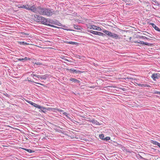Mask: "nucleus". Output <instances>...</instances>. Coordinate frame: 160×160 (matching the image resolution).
I'll return each instance as SVG.
<instances>
[{
	"mask_svg": "<svg viewBox=\"0 0 160 160\" xmlns=\"http://www.w3.org/2000/svg\"><path fill=\"white\" fill-rule=\"evenodd\" d=\"M34 17L36 21L37 22H40L42 24L46 25L51 27L57 28V27L48 23V20L43 17L40 16L38 15H36L34 16Z\"/></svg>",
	"mask_w": 160,
	"mask_h": 160,
	"instance_id": "nucleus-1",
	"label": "nucleus"
},
{
	"mask_svg": "<svg viewBox=\"0 0 160 160\" xmlns=\"http://www.w3.org/2000/svg\"><path fill=\"white\" fill-rule=\"evenodd\" d=\"M39 14L42 15L50 16L54 13V11L52 9H50L48 8H42L41 7L39 9Z\"/></svg>",
	"mask_w": 160,
	"mask_h": 160,
	"instance_id": "nucleus-2",
	"label": "nucleus"
},
{
	"mask_svg": "<svg viewBox=\"0 0 160 160\" xmlns=\"http://www.w3.org/2000/svg\"><path fill=\"white\" fill-rule=\"evenodd\" d=\"M28 10H30L32 12H38L39 13V9H40L41 7H38L37 8H36L35 6V5H33L32 6H31L30 7H29V6L28 5Z\"/></svg>",
	"mask_w": 160,
	"mask_h": 160,
	"instance_id": "nucleus-3",
	"label": "nucleus"
},
{
	"mask_svg": "<svg viewBox=\"0 0 160 160\" xmlns=\"http://www.w3.org/2000/svg\"><path fill=\"white\" fill-rule=\"evenodd\" d=\"M88 32L93 33L95 35H98L100 36H102L103 37H104L106 36V35L100 32L95 31L91 30H88Z\"/></svg>",
	"mask_w": 160,
	"mask_h": 160,
	"instance_id": "nucleus-4",
	"label": "nucleus"
},
{
	"mask_svg": "<svg viewBox=\"0 0 160 160\" xmlns=\"http://www.w3.org/2000/svg\"><path fill=\"white\" fill-rule=\"evenodd\" d=\"M48 23L53 24H54L58 25V26H62V24L56 20L53 21L52 20H49L48 21Z\"/></svg>",
	"mask_w": 160,
	"mask_h": 160,
	"instance_id": "nucleus-5",
	"label": "nucleus"
},
{
	"mask_svg": "<svg viewBox=\"0 0 160 160\" xmlns=\"http://www.w3.org/2000/svg\"><path fill=\"white\" fill-rule=\"evenodd\" d=\"M151 78L153 79V80L156 81V79H158L160 78V74L158 73H154L152 75Z\"/></svg>",
	"mask_w": 160,
	"mask_h": 160,
	"instance_id": "nucleus-6",
	"label": "nucleus"
},
{
	"mask_svg": "<svg viewBox=\"0 0 160 160\" xmlns=\"http://www.w3.org/2000/svg\"><path fill=\"white\" fill-rule=\"evenodd\" d=\"M41 108H39L40 110H39V112H42L45 113H46L47 111V110L51 111V109H52V108H46L45 107L41 106Z\"/></svg>",
	"mask_w": 160,
	"mask_h": 160,
	"instance_id": "nucleus-7",
	"label": "nucleus"
},
{
	"mask_svg": "<svg viewBox=\"0 0 160 160\" xmlns=\"http://www.w3.org/2000/svg\"><path fill=\"white\" fill-rule=\"evenodd\" d=\"M134 42L136 43H140L141 44H144L145 45L148 46H150L151 44L150 43L147 42H144L142 41H141L140 40H139V41H135Z\"/></svg>",
	"mask_w": 160,
	"mask_h": 160,
	"instance_id": "nucleus-8",
	"label": "nucleus"
},
{
	"mask_svg": "<svg viewBox=\"0 0 160 160\" xmlns=\"http://www.w3.org/2000/svg\"><path fill=\"white\" fill-rule=\"evenodd\" d=\"M90 29L97 30L98 31H101L102 30L101 28L93 25H92L90 26Z\"/></svg>",
	"mask_w": 160,
	"mask_h": 160,
	"instance_id": "nucleus-9",
	"label": "nucleus"
},
{
	"mask_svg": "<svg viewBox=\"0 0 160 160\" xmlns=\"http://www.w3.org/2000/svg\"><path fill=\"white\" fill-rule=\"evenodd\" d=\"M28 5H29L28 4L21 5H18V8H25L26 10H28Z\"/></svg>",
	"mask_w": 160,
	"mask_h": 160,
	"instance_id": "nucleus-10",
	"label": "nucleus"
},
{
	"mask_svg": "<svg viewBox=\"0 0 160 160\" xmlns=\"http://www.w3.org/2000/svg\"><path fill=\"white\" fill-rule=\"evenodd\" d=\"M69 81H72V82H74L75 83H80V81L78 80V79L75 78H71L69 79Z\"/></svg>",
	"mask_w": 160,
	"mask_h": 160,
	"instance_id": "nucleus-11",
	"label": "nucleus"
},
{
	"mask_svg": "<svg viewBox=\"0 0 160 160\" xmlns=\"http://www.w3.org/2000/svg\"><path fill=\"white\" fill-rule=\"evenodd\" d=\"M152 26L156 30L159 31H160V29L157 27L155 24L152 23H150L149 24Z\"/></svg>",
	"mask_w": 160,
	"mask_h": 160,
	"instance_id": "nucleus-12",
	"label": "nucleus"
},
{
	"mask_svg": "<svg viewBox=\"0 0 160 160\" xmlns=\"http://www.w3.org/2000/svg\"><path fill=\"white\" fill-rule=\"evenodd\" d=\"M110 37H111L113 38H115V39H118L119 38V36L117 34L115 33H112V34L111 35V36Z\"/></svg>",
	"mask_w": 160,
	"mask_h": 160,
	"instance_id": "nucleus-13",
	"label": "nucleus"
},
{
	"mask_svg": "<svg viewBox=\"0 0 160 160\" xmlns=\"http://www.w3.org/2000/svg\"><path fill=\"white\" fill-rule=\"evenodd\" d=\"M103 32L106 34H107L109 37H111L112 32L107 30H103Z\"/></svg>",
	"mask_w": 160,
	"mask_h": 160,
	"instance_id": "nucleus-14",
	"label": "nucleus"
},
{
	"mask_svg": "<svg viewBox=\"0 0 160 160\" xmlns=\"http://www.w3.org/2000/svg\"><path fill=\"white\" fill-rule=\"evenodd\" d=\"M90 122H92V123L95 124L97 125H99V123L95 119H92V120H90Z\"/></svg>",
	"mask_w": 160,
	"mask_h": 160,
	"instance_id": "nucleus-15",
	"label": "nucleus"
},
{
	"mask_svg": "<svg viewBox=\"0 0 160 160\" xmlns=\"http://www.w3.org/2000/svg\"><path fill=\"white\" fill-rule=\"evenodd\" d=\"M64 42L67 43L72 44V45H77L78 44V43L76 42H73L72 41H65Z\"/></svg>",
	"mask_w": 160,
	"mask_h": 160,
	"instance_id": "nucleus-16",
	"label": "nucleus"
},
{
	"mask_svg": "<svg viewBox=\"0 0 160 160\" xmlns=\"http://www.w3.org/2000/svg\"><path fill=\"white\" fill-rule=\"evenodd\" d=\"M138 85L139 86L141 87H150V86L149 84H138Z\"/></svg>",
	"mask_w": 160,
	"mask_h": 160,
	"instance_id": "nucleus-17",
	"label": "nucleus"
},
{
	"mask_svg": "<svg viewBox=\"0 0 160 160\" xmlns=\"http://www.w3.org/2000/svg\"><path fill=\"white\" fill-rule=\"evenodd\" d=\"M22 149L27 151L29 153H32V152H35V151H34L30 149H28L24 148H22Z\"/></svg>",
	"mask_w": 160,
	"mask_h": 160,
	"instance_id": "nucleus-18",
	"label": "nucleus"
},
{
	"mask_svg": "<svg viewBox=\"0 0 160 160\" xmlns=\"http://www.w3.org/2000/svg\"><path fill=\"white\" fill-rule=\"evenodd\" d=\"M74 28L77 30H81V27L79 26H78L77 25H74Z\"/></svg>",
	"mask_w": 160,
	"mask_h": 160,
	"instance_id": "nucleus-19",
	"label": "nucleus"
},
{
	"mask_svg": "<svg viewBox=\"0 0 160 160\" xmlns=\"http://www.w3.org/2000/svg\"><path fill=\"white\" fill-rule=\"evenodd\" d=\"M54 110H56L59 112H62V111L60 109H58L57 108H52L51 109V111H53Z\"/></svg>",
	"mask_w": 160,
	"mask_h": 160,
	"instance_id": "nucleus-20",
	"label": "nucleus"
},
{
	"mask_svg": "<svg viewBox=\"0 0 160 160\" xmlns=\"http://www.w3.org/2000/svg\"><path fill=\"white\" fill-rule=\"evenodd\" d=\"M151 143L155 145H157L158 146V145H159V143H158V142H157L155 141H153V140L152 141Z\"/></svg>",
	"mask_w": 160,
	"mask_h": 160,
	"instance_id": "nucleus-21",
	"label": "nucleus"
},
{
	"mask_svg": "<svg viewBox=\"0 0 160 160\" xmlns=\"http://www.w3.org/2000/svg\"><path fill=\"white\" fill-rule=\"evenodd\" d=\"M140 38H142V39H147L148 41H150V40H151V39L150 38H147L146 37H145V36H141L140 37Z\"/></svg>",
	"mask_w": 160,
	"mask_h": 160,
	"instance_id": "nucleus-22",
	"label": "nucleus"
},
{
	"mask_svg": "<svg viewBox=\"0 0 160 160\" xmlns=\"http://www.w3.org/2000/svg\"><path fill=\"white\" fill-rule=\"evenodd\" d=\"M99 138L100 139L104 140L105 138L104 135L103 134H101L99 135Z\"/></svg>",
	"mask_w": 160,
	"mask_h": 160,
	"instance_id": "nucleus-23",
	"label": "nucleus"
},
{
	"mask_svg": "<svg viewBox=\"0 0 160 160\" xmlns=\"http://www.w3.org/2000/svg\"><path fill=\"white\" fill-rule=\"evenodd\" d=\"M67 70L69 71L70 72H72L73 73H74L75 70L74 69H67Z\"/></svg>",
	"mask_w": 160,
	"mask_h": 160,
	"instance_id": "nucleus-24",
	"label": "nucleus"
},
{
	"mask_svg": "<svg viewBox=\"0 0 160 160\" xmlns=\"http://www.w3.org/2000/svg\"><path fill=\"white\" fill-rule=\"evenodd\" d=\"M19 43L20 45H25L28 44V43L27 42H19Z\"/></svg>",
	"mask_w": 160,
	"mask_h": 160,
	"instance_id": "nucleus-25",
	"label": "nucleus"
},
{
	"mask_svg": "<svg viewBox=\"0 0 160 160\" xmlns=\"http://www.w3.org/2000/svg\"><path fill=\"white\" fill-rule=\"evenodd\" d=\"M39 78H40L41 80H45L46 78V77L45 76V75L43 76H41V75H40V77Z\"/></svg>",
	"mask_w": 160,
	"mask_h": 160,
	"instance_id": "nucleus-26",
	"label": "nucleus"
},
{
	"mask_svg": "<svg viewBox=\"0 0 160 160\" xmlns=\"http://www.w3.org/2000/svg\"><path fill=\"white\" fill-rule=\"evenodd\" d=\"M82 72L78 70H75L74 73L76 74H80Z\"/></svg>",
	"mask_w": 160,
	"mask_h": 160,
	"instance_id": "nucleus-27",
	"label": "nucleus"
},
{
	"mask_svg": "<svg viewBox=\"0 0 160 160\" xmlns=\"http://www.w3.org/2000/svg\"><path fill=\"white\" fill-rule=\"evenodd\" d=\"M31 76L32 77H37V78H39L40 77L39 75H38L36 74H33V73L31 74Z\"/></svg>",
	"mask_w": 160,
	"mask_h": 160,
	"instance_id": "nucleus-28",
	"label": "nucleus"
},
{
	"mask_svg": "<svg viewBox=\"0 0 160 160\" xmlns=\"http://www.w3.org/2000/svg\"><path fill=\"white\" fill-rule=\"evenodd\" d=\"M110 138L109 137H107L105 138L104 139V140L106 141H107L110 139Z\"/></svg>",
	"mask_w": 160,
	"mask_h": 160,
	"instance_id": "nucleus-29",
	"label": "nucleus"
},
{
	"mask_svg": "<svg viewBox=\"0 0 160 160\" xmlns=\"http://www.w3.org/2000/svg\"><path fill=\"white\" fill-rule=\"evenodd\" d=\"M3 95L9 98L10 97V95L8 94H7L6 92L3 93Z\"/></svg>",
	"mask_w": 160,
	"mask_h": 160,
	"instance_id": "nucleus-30",
	"label": "nucleus"
},
{
	"mask_svg": "<svg viewBox=\"0 0 160 160\" xmlns=\"http://www.w3.org/2000/svg\"><path fill=\"white\" fill-rule=\"evenodd\" d=\"M22 35L24 36H29V34L27 33H25L24 32H22L21 33Z\"/></svg>",
	"mask_w": 160,
	"mask_h": 160,
	"instance_id": "nucleus-31",
	"label": "nucleus"
},
{
	"mask_svg": "<svg viewBox=\"0 0 160 160\" xmlns=\"http://www.w3.org/2000/svg\"><path fill=\"white\" fill-rule=\"evenodd\" d=\"M35 107L36 108H37L39 109V108H41V106H40L39 105H38V104H36V105H35Z\"/></svg>",
	"mask_w": 160,
	"mask_h": 160,
	"instance_id": "nucleus-32",
	"label": "nucleus"
},
{
	"mask_svg": "<svg viewBox=\"0 0 160 160\" xmlns=\"http://www.w3.org/2000/svg\"><path fill=\"white\" fill-rule=\"evenodd\" d=\"M35 64L38 65H42V64L39 62H36L35 63Z\"/></svg>",
	"mask_w": 160,
	"mask_h": 160,
	"instance_id": "nucleus-33",
	"label": "nucleus"
},
{
	"mask_svg": "<svg viewBox=\"0 0 160 160\" xmlns=\"http://www.w3.org/2000/svg\"><path fill=\"white\" fill-rule=\"evenodd\" d=\"M30 58L27 57H25L24 58V61L27 60H30Z\"/></svg>",
	"mask_w": 160,
	"mask_h": 160,
	"instance_id": "nucleus-34",
	"label": "nucleus"
},
{
	"mask_svg": "<svg viewBox=\"0 0 160 160\" xmlns=\"http://www.w3.org/2000/svg\"><path fill=\"white\" fill-rule=\"evenodd\" d=\"M18 60L19 61H22V62H24V58H20L18 59Z\"/></svg>",
	"mask_w": 160,
	"mask_h": 160,
	"instance_id": "nucleus-35",
	"label": "nucleus"
},
{
	"mask_svg": "<svg viewBox=\"0 0 160 160\" xmlns=\"http://www.w3.org/2000/svg\"><path fill=\"white\" fill-rule=\"evenodd\" d=\"M154 94H160V92H158V91H156L154 92Z\"/></svg>",
	"mask_w": 160,
	"mask_h": 160,
	"instance_id": "nucleus-36",
	"label": "nucleus"
},
{
	"mask_svg": "<svg viewBox=\"0 0 160 160\" xmlns=\"http://www.w3.org/2000/svg\"><path fill=\"white\" fill-rule=\"evenodd\" d=\"M28 103H30V104H31V105H32V103L33 102H32V101H27Z\"/></svg>",
	"mask_w": 160,
	"mask_h": 160,
	"instance_id": "nucleus-37",
	"label": "nucleus"
},
{
	"mask_svg": "<svg viewBox=\"0 0 160 160\" xmlns=\"http://www.w3.org/2000/svg\"><path fill=\"white\" fill-rule=\"evenodd\" d=\"M27 80L30 82V81H31V79L30 78H27Z\"/></svg>",
	"mask_w": 160,
	"mask_h": 160,
	"instance_id": "nucleus-38",
	"label": "nucleus"
},
{
	"mask_svg": "<svg viewBox=\"0 0 160 160\" xmlns=\"http://www.w3.org/2000/svg\"><path fill=\"white\" fill-rule=\"evenodd\" d=\"M36 104L35 103H34V102H33L32 103V105L35 107V105H36Z\"/></svg>",
	"mask_w": 160,
	"mask_h": 160,
	"instance_id": "nucleus-39",
	"label": "nucleus"
},
{
	"mask_svg": "<svg viewBox=\"0 0 160 160\" xmlns=\"http://www.w3.org/2000/svg\"><path fill=\"white\" fill-rule=\"evenodd\" d=\"M36 83L38 84V85H42V84H41V83H39V82H35Z\"/></svg>",
	"mask_w": 160,
	"mask_h": 160,
	"instance_id": "nucleus-40",
	"label": "nucleus"
},
{
	"mask_svg": "<svg viewBox=\"0 0 160 160\" xmlns=\"http://www.w3.org/2000/svg\"><path fill=\"white\" fill-rule=\"evenodd\" d=\"M30 82H34V83H35V82H34V81H33V80H31V81H30Z\"/></svg>",
	"mask_w": 160,
	"mask_h": 160,
	"instance_id": "nucleus-41",
	"label": "nucleus"
},
{
	"mask_svg": "<svg viewBox=\"0 0 160 160\" xmlns=\"http://www.w3.org/2000/svg\"><path fill=\"white\" fill-rule=\"evenodd\" d=\"M121 89L123 90V91H125V89L124 88H122Z\"/></svg>",
	"mask_w": 160,
	"mask_h": 160,
	"instance_id": "nucleus-42",
	"label": "nucleus"
},
{
	"mask_svg": "<svg viewBox=\"0 0 160 160\" xmlns=\"http://www.w3.org/2000/svg\"><path fill=\"white\" fill-rule=\"evenodd\" d=\"M62 26V27H66V26H65V25H62V26Z\"/></svg>",
	"mask_w": 160,
	"mask_h": 160,
	"instance_id": "nucleus-43",
	"label": "nucleus"
},
{
	"mask_svg": "<svg viewBox=\"0 0 160 160\" xmlns=\"http://www.w3.org/2000/svg\"><path fill=\"white\" fill-rule=\"evenodd\" d=\"M136 84H137V85H138V84H141L140 83H136Z\"/></svg>",
	"mask_w": 160,
	"mask_h": 160,
	"instance_id": "nucleus-44",
	"label": "nucleus"
},
{
	"mask_svg": "<svg viewBox=\"0 0 160 160\" xmlns=\"http://www.w3.org/2000/svg\"><path fill=\"white\" fill-rule=\"evenodd\" d=\"M158 146L159 147V148H160V143H159V145H158Z\"/></svg>",
	"mask_w": 160,
	"mask_h": 160,
	"instance_id": "nucleus-45",
	"label": "nucleus"
},
{
	"mask_svg": "<svg viewBox=\"0 0 160 160\" xmlns=\"http://www.w3.org/2000/svg\"><path fill=\"white\" fill-rule=\"evenodd\" d=\"M2 84V83H1V82L0 81V84Z\"/></svg>",
	"mask_w": 160,
	"mask_h": 160,
	"instance_id": "nucleus-46",
	"label": "nucleus"
},
{
	"mask_svg": "<svg viewBox=\"0 0 160 160\" xmlns=\"http://www.w3.org/2000/svg\"><path fill=\"white\" fill-rule=\"evenodd\" d=\"M140 157H141V158H142V157H141V156H140Z\"/></svg>",
	"mask_w": 160,
	"mask_h": 160,
	"instance_id": "nucleus-47",
	"label": "nucleus"
},
{
	"mask_svg": "<svg viewBox=\"0 0 160 160\" xmlns=\"http://www.w3.org/2000/svg\"><path fill=\"white\" fill-rule=\"evenodd\" d=\"M159 32H160V31Z\"/></svg>",
	"mask_w": 160,
	"mask_h": 160,
	"instance_id": "nucleus-48",
	"label": "nucleus"
}]
</instances>
